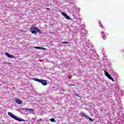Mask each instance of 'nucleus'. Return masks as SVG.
Masks as SVG:
<instances>
[{
    "label": "nucleus",
    "instance_id": "obj_1",
    "mask_svg": "<svg viewBox=\"0 0 124 124\" xmlns=\"http://www.w3.org/2000/svg\"><path fill=\"white\" fill-rule=\"evenodd\" d=\"M8 114L10 117L16 120V121H18V122H25V120H24L22 119L17 117V116L14 115L13 114L11 113V112H8Z\"/></svg>",
    "mask_w": 124,
    "mask_h": 124
},
{
    "label": "nucleus",
    "instance_id": "obj_2",
    "mask_svg": "<svg viewBox=\"0 0 124 124\" xmlns=\"http://www.w3.org/2000/svg\"><path fill=\"white\" fill-rule=\"evenodd\" d=\"M34 81L41 83L43 86H46V85H47V81L44 79H39L38 78H36L34 79Z\"/></svg>",
    "mask_w": 124,
    "mask_h": 124
},
{
    "label": "nucleus",
    "instance_id": "obj_3",
    "mask_svg": "<svg viewBox=\"0 0 124 124\" xmlns=\"http://www.w3.org/2000/svg\"><path fill=\"white\" fill-rule=\"evenodd\" d=\"M105 76H106L108 78L109 80H111L112 82H115V80L113 78H112V77L111 76V75L109 74V73H108V72H106V71L105 70Z\"/></svg>",
    "mask_w": 124,
    "mask_h": 124
},
{
    "label": "nucleus",
    "instance_id": "obj_4",
    "mask_svg": "<svg viewBox=\"0 0 124 124\" xmlns=\"http://www.w3.org/2000/svg\"><path fill=\"white\" fill-rule=\"evenodd\" d=\"M30 31L32 33L34 34L37 33V28L35 27H31L30 29Z\"/></svg>",
    "mask_w": 124,
    "mask_h": 124
},
{
    "label": "nucleus",
    "instance_id": "obj_5",
    "mask_svg": "<svg viewBox=\"0 0 124 124\" xmlns=\"http://www.w3.org/2000/svg\"><path fill=\"white\" fill-rule=\"evenodd\" d=\"M5 55L8 57V58H10L11 59H15V56H14V55H10L9 54V53L7 52L5 53Z\"/></svg>",
    "mask_w": 124,
    "mask_h": 124
},
{
    "label": "nucleus",
    "instance_id": "obj_6",
    "mask_svg": "<svg viewBox=\"0 0 124 124\" xmlns=\"http://www.w3.org/2000/svg\"><path fill=\"white\" fill-rule=\"evenodd\" d=\"M22 110H25V111H26V112H28V111H29V112H33V111H34V109H32V108H22Z\"/></svg>",
    "mask_w": 124,
    "mask_h": 124
},
{
    "label": "nucleus",
    "instance_id": "obj_7",
    "mask_svg": "<svg viewBox=\"0 0 124 124\" xmlns=\"http://www.w3.org/2000/svg\"><path fill=\"white\" fill-rule=\"evenodd\" d=\"M15 102H16V103H17V104H23V102L18 98L16 99Z\"/></svg>",
    "mask_w": 124,
    "mask_h": 124
},
{
    "label": "nucleus",
    "instance_id": "obj_8",
    "mask_svg": "<svg viewBox=\"0 0 124 124\" xmlns=\"http://www.w3.org/2000/svg\"><path fill=\"white\" fill-rule=\"evenodd\" d=\"M35 49H37L38 50H44V51H46V48L44 47H41V46H35Z\"/></svg>",
    "mask_w": 124,
    "mask_h": 124
},
{
    "label": "nucleus",
    "instance_id": "obj_9",
    "mask_svg": "<svg viewBox=\"0 0 124 124\" xmlns=\"http://www.w3.org/2000/svg\"><path fill=\"white\" fill-rule=\"evenodd\" d=\"M81 117H84V118H85L86 119H87V120H88V119H89V116L88 115H87V114H86V113H81Z\"/></svg>",
    "mask_w": 124,
    "mask_h": 124
},
{
    "label": "nucleus",
    "instance_id": "obj_10",
    "mask_svg": "<svg viewBox=\"0 0 124 124\" xmlns=\"http://www.w3.org/2000/svg\"><path fill=\"white\" fill-rule=\"evenodd\" d=\"M101 34L103 36L102 38H103L104 40H105V39L107 38L106 35L104 32H101Z\"/></svg>",
    "mask_w": 124,
    "mask_h": 124
},
{
    "label": "nucleus",
    "instance_id": "obj_11",
    "mask_svg": "<svg viewBox=\"0 0 124 124\" xmlns=\"http://www.w3.org/2000/svg\"><path fill=\"white\" fill-rule=\"evenodd\" d=\"M64 17L66 19H67V20H69L71 19L69 16H68L67 15H66Z\"/></svg>",
    "mask_w": 124,
    "mask_h": 124
},
{
    "label": "nucleus",
    "instance_id": "obj_12",
    "mask_svg": "<svg viewBox=\"0 0 124 124\" xmlns=\"http://www.w3.org/2000/svg\"><path fill=\"white\" fill-rule=\"evenodd\" d=\"M37 31L39 33H42V31H40V30L37 29Z\"/></svg>",
    "mask_w": 124,
    "mask_h": 124
},
{
    "label": "nucleus",
    "instance_id": "obj_13",
    "mask_svg": "<svg viewBox=\"0 0 124 124\" xmlns=\"http://www.w3.org/2000/svg\"><path fill=\"white\" fill-rule=\"evenodd\" d=\"M99 26L100 27H101V28H103V25H102V24L101 23V22H99Z\"/></svg>",
    "mask_w": 124,
    "mask_h": 124
},
{
    "label": "nucleus",
    "instance_id": "obj_14",
    "mask_svg": "<svg viewBox=\"0 0 124 124\" xmlns=\"http://www.w3.org/2000/svg\"><path fill=\"white\" fill-rule=\"evenodd\" d=\"M50 122H51L52 123H54L55 122V119L54 118L50 119Z\"/></svg>",
    "mask_w": 124,
    "mask_h": 124
},
{
    "label": "nucleus",
    "instance_id": "obj_15",
    "mask_svg": "<svg viewBox=\"0 0 124 124\" xmlns=\"http://www.w3.org/2000/svg\"><path fill=\"white\" fill-rule=\"evenodd\" d=\"M62 43L63 44H69V43L68 42H62Z\"/></svg>",
    "mask_w": 124,
    "mask_h": 124
},
{
    "label": "nucleus",
    "instance_id": "obj_16",
    "mask_svg": "<svg viewBox=\"0 0 124 124\" xmlns=\"http://www.w3.org/2000/svg\"><path fill=\"white\" fill-rule=\"evenodd\" d=\"M61 14H62L63 16H64V17L66 15V14H65V13H63V12H62V13H61Z\"/></svg>",
    "mask_w": 124,
    "mask_h": 124
},
{
    "label": "nucleus",
    "instance_id": "obj_17",
    "mask_svg": "<svg viewBox=\"0 0 124 124\" xmlns=\"http://www.w3.org/2000/svg\"><path fill=\"white\" fill-rule=\"evenodd\" d=\"M88 119H89V121H91V122H92V123L93 122V119H92L90 117H88Z\"/></svg>",
    "mask_w": 124,
    "mask_h": 124
},
{
    "label": "nucleus",
    "instance_id": "obj_18",
    "mask_svg": "<svg viewBox=\"0 0 124 124\" xmlns=\"http://www.w3.org/2000/svg\"><path fill=\"white\" fill-rule=\"evenodd\" d=\"M46 10H50V8H46Z\"/></svg>",
    "mask_w": 124,
    "mask_h": 124
},
{
    "label": "nucleus",
    "instance_id": "obj_19",
    "mask_svg": "<svg viewBox=\"0 0 124 124\" xmlns=\"http://www.w3.org/2000/svg\"><path fill=\"white\" fill-rule=\"evenodd\" d=\"M39 121H42V119H39Z\"/></svg>",
    "mask_w": 124,
    "mask_h": 124
},
{
    "label": "nucleus",
    "instance_id": "obj_20",
    "mask_svg": "<svg viewBox=\"0 0 124 124\" xmlns=\"http://www.w3.org/2000/svg\"><path fill=\"white\" fill-rule=\"evenodd\" d=\"M70 86H74V84H70Z\"/></svg>",
    "mask_w": 124,
    "mask_h": 124
},
{
    "label": "nucleus",
    "instance_id": "obj_21",
    "mask_svg": "<svg viewBox=\"0 0 124 124\" xmlns=\"http://www.w3.org/2000/svg\"><path fill=\"white\" fill-rule=\"evenodd\" d=\"M77 95V96H78V97H80L79 95Z\"/></svg>",
    "mask_w": 124,
    "mask_h": 124
},
{
    "label": "nucleus",
    "instance_id": "obj_22",
    "mask_svg": "<svg viewBox=\"0 0 124 124\" xmlns=\"http://www.w3.org/2000/svg\"><path fill=\"white\" fill-rule=\"evenodd\" d=\"M48 6H49V5H46V7H48Z\"/></svg>",
    "mask_w": 124,
    "mask_h": 124
}]
</instances>
